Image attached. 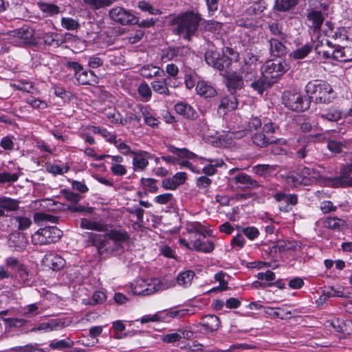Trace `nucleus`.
Masks as SVG:
<instances>
[{
  "label": "nucleus",
  "instance_id": "obj_23",
  "mask_svg": "<svg viewBox=\"0 0 352 352\" xmlns=\"http://www.w3.org/2000/svg\"><path fill=\"white\" fill-rule=\"evenodd\" d=\"M108 158L111 159L110 170L116 176H123L126 174V168L122 164L124 161L122 157L120 155H108Z\"/></svg>",
  "mask_w": 352,
  "mask_h": 352
},
{
  "label": "nucleus",
  "instance_id": "obj_54",
  "mask_svg": "<svg viewBox=\"0 0 352 352\" xmlns=\"http://www.w3.org/2000/svg\"><path fill=\"white\" fill-rule=\"evenodd\" d=\"M274 198L277 201H284L286 204H290L295 206L298 202V197L296 195H287L283 192H277L274 195Z\"/></svg>",
  "mask_w": 352,
  "mask_h": 352
},
{
  "label": "nucleus",
  "instance_id": "obj_53",
  "mask_svg": "<svg viewBox=\"0 0 352 352\" xmlns=\"http://www.w3.org/2000/svg\"><path fill=\"white\" fill-rule=\"evenodd\" d=\"M13 352H45L38 344H29L25 346H16L11 349Z\"/></svg>",
  "mask_w": 352,
  "mask_h": 352
},
{
  "label": "nucleus",
  "instance_id": "obj_29",
  "mask_svg": "<svg viewBox=\"0 0 352 352\" xmlns=\"http://www.w3.org/2000/svg\"><path fill=\"white\" fill-rule=\"evenodd\" d=\"M201 324L205 331H214L219 329L220 320L217 316L207 315L201 318Z\"/></svg>",
  "mask_w": 352,
  "mask_h": 352
},
{
  "label": "nucleus",
  "instance_id": "obj_7",
  "mask_svg": "<svg viewBox=\"0 0 352 352\" xmlns=\"http://www.w3.org/2000/svg\"><path fill=\"white\" fill-rule=\"evenodd\" d=\"M226 53H228L230 55L232 56V58H230L226 54L220 57L218 52L208 50L205 54L206 61L209 65L221 72H223L226 70V69L230 68L232 58L236 59L238 58V54L231 48L227 47Z\"/></svg>",
  "mask_w": 352,
  "mask_h": 352
},
{
  "label": "nucleus",
  "instance_id": "obj_43",
  "mask_svg": "<svg viewBox=\"0 0 352 352\" xmlns=\"http://www.w3.org/2000/svg\"><path fill=\"white\" fill-rule=\"evenodd\" d=\"M31 278L32 275L28 268L24 265L19 266V268L16 271L15 278L23 284L29 285Z\"/></svg>",
  "mask_w": 352,
  "mask_h": 352
},
{
  "label": "nucleus",
  "instance_id": "obj_56",
  "mask_svg": "<svg viewBox=\"0 0 352 352\" xmlns=\"http://www.w3.org/2000/svg\"><path fill=\"white\" fill-rule=\"evenodd\" d=\"M118 151L124 155H132L135 151H133L131 147L123 142L121 139H118L113 144Z\"/></svg>",
  "mask_w": 352,
  "mask_h": 352
},
{
  "label": "nucleus",
  "instance_id": "obj_52",
  "mask_svg": "<svg viewBox=\"0 0 352 352\" xmlns=\"http://www.w3.org/2000/svg\"><path fill=\"white\" fill-rule=\"evenodd\" d=\"M138 92L140 96H141V100L144 102L148 101L152 96L151 89L146 82L141 83L138 86Z\"/></svg>",
  "mask_w": 352,
  "mask_h": 352
},
{
  "label": "nucleus",
  "instance_id": "obj_24",
  "mask_svg": "<svg viewBox=\"0 0 352 352\" xmlns=\"http://www.w3.org/2000/svg\"><path fill=\"white\" fill-rule=\"evenodd\" d=\"M10 86L15 90L21 91L33 95L40 94L39 89L36 87L32 82L25 80H19L10 84Z\"/></svg>",
  "mask_w": 352,
  "mask_h": 352
},
{
  "label": "nucleus",
  "instance_id": "obj_20",
  "mask_svg": "<svg viewBox=\"0 0 352 352\" xmlns=\"http://www.w3.org/2000/svg\"><path fill=\"white\" fill-rule=\"evenodd\" d=\"M19 208L18 200L5 196L0 197V218L6 216L5 212H14Z\"/></svg>",
  "mask_w": 352,
  "mask_h": 352
},
{
  "label": "nucleus",
  "instance_id": "obj_36",
  "mask_svg": "<svg viewBox=\"0 0 352 352\" xmlns=\"http://www.w3.org/2000/svg\"><path fill=\"white\" fill-rule=\"evenodd\" d=\"M12 224L19 230H25L32 225L30 217L25 215H15L10 218Z\"/></svg>",
  "mask_w": 352,
  "mask_h": 352
},
{
  "label": "nucleus",
  "instance_id": "obj_14",
  "mask_svg": "<svg viewBox=\"0 0 352 352\" xmlns=\"http://www.w3.org/2000/svg\"><path fill=\"white\" fill-rule=\"evenodd\" d=\"M283 101L287 108L293 111H302L308 107L298 93L285 92L283 96Z\"/></svg>",
  "mask_w": 352,
  "mask_h": 352
},
{
  "label": "nucleus",
  "instance_id": "obj_55",
  "mask_svg": "<svg viewBox=\"0 0 352 352\" xmlns=\"http://www.w3.org/2000/svg\"><path fill=\"white\" fill-rule=\"evenodd\" d=\"M47 170L54 175H62L68 171L69 167L64 164H48L46 168Z\"/></svg>",
  "mask_w": 352,
  "mask_h": 352
},
{
  "label": "nucleus",
  "instance_id": "obj_61",
  "mask_svg": "<svg viewBox=\"0 0 352 352\" xmlns=\"http://www.w3.org/2000/svg\"><path fill=\"white\" fill-rule=\"evenodd\" d=\"M155 203L161 205L173 204L175 201L174 197L172 193L167 192L156 196L154 198Z\"/></svg>",
  "mask_w": 352,
  "mask_h": 352
},
{
  "label": "nucleus",
  "instance_id": "obj_50",
  "mask_svg": "<svg viewBox=\"0 0 352 352\" xmlns=\"http://www.w3.org/2000/svg\"><path fill=\"white\" fill-rule=\"evenodd\" d=\"M298 2V0H276L275 7L276 10L285 12L294 8Z\"/></svg>",
  "mask_w": 352,
  "mask_h": 352
},
{
  "label": "nucleus",
  "instance_id": "obj_8",
  "mask_svg": "<svg viewBox=\"0 0 352 352\" xmlns=\"http://www.w3.org/2000/svg\"><path fill=\"white\" fill-rule=\"evenodd\" d=\"M287 70V65L280 58L265 61V85L272 86Z\"/></svg>",
  "mask_w": 352,
  "mask_h": 352
},
{
  "label": "nucleus",
  "instance_id": "obj_47",
  "mask_svg": "<svg viewBox=\"0 0 352 352\" xmlns=\"http://www.w3.org/2000/svg\"><path fill=\"white\" fill-rule=\"evenodd\" d=\"M91 131L95 134H100L102 137L105 138L109 142L115 144V142L118 140L116 135L108 131L106 129L99 126H94L91 127Z\"/></svg>",
  "mask_w": 352,
  "mask_h": 352
},
{
  "label": "nucleus",
  "instance_id": "obj_58",
  "mask_svg": "<svg viewBox=\"0 0 352 352\" xmlns=\"http://www.w3.org/2000/svg\"><path fill=\"white\" fill-rule=\"evenodd\" d=\"M61 25L67 30H75L80 27L78 21L70 17H63Z\"/></svg>",
  "mask_w": 352,
  "mask_h": 352
},
{
  "label": "nucleus",
  "instance_id": "obj_33",
  "mask_svg": "<svg viewBox=\"0 0 352 352\" xmlns=\"http://www.w3.org/2000/svg\"><path fill=\"white\" fill-rule=\"evenodd\" d=\"M332 58L340 62L352 61V49L349 47L336 49L332 51Z\"/></svg>",
  "mask_w": 352,
  "mask_h": 352
},
{
  "label": "nucleus",
  "instance_id": "obj_28",
  "mask_svg": "<svg viewBox=\"0 0 352 352\" xmlns=\"http://www.w3.org/2000/svg\"><path fill=\"white\" fill-rule=\"evenodd\" d=\"M331 325L340 333L352 334V321L342 318H335L331 321Z\"/></svg>",
  "mask_w": 352,
  "mask_h": 352
},
{
  "label": "nucleus",
  "instance_id": "obj_2",
  "mask_svg": "<svg viewBox=\"0 0 352 352\" xmlns=\"http://www.w3.org/2000/svg\"><path fill=\"white\" fill-rule=\"evenodd\" d=\"M129 239L126 232L111 230L105 235L91 234V239L100 253H113L120 250L122 243Z\"/></svg>",
  "mask_w": 352,
  "mask_h": 352
},
{
  "label": "nucleus",
  "instance_id": "obj_41",
  "mask_svg": "<svg viewBox=\"0 0 352 352\" xmlns=\"http://www.w3.org/2000/svg\"><path fill=\"white\" fill-rule=\"evenodd\" d=\"M107 296L104 292L96 291L94 292L91 298L82 299V303L86 305H96L101 304L106 300Z\"/></svg>",
  "mask_w": 352,
  "mask_h": 352
},
{
  "label": "nucleus",
  "instance_id": "obj_59",
  "mask_svg": "<svg viewBox=\"0 0 352 352\" xmlns=\"http://www.w3.org/2000/svg\"><path fill=\"white\" fill-rule=\"evenodd\" d=\"M225 274L219 272L214 275V279L219 283L218 287H214L211 289V292L215 291H225L228 288V283L224 280Z\"/></svg>",
  "mask_w": 352,
  "mask_h": 352
},
{
  "label": "nucleus",
  "instance_id": "obj_4",
  "mask_svg": "<svg viewBox=\"0 0 352 352\" xmlns=\"http://www.w3.org/2000/svg\"><path fill=\"white\" fill-rule=\"evenodd\" d=\"M310 98L318 103L328 104L335 98L332 87L326 81L315 80L308 82L305 87Z\"/></svg>",
  "mask_w": 352,
  "mask_h": 352
},
{
  "label": "nucleus",
  "instance_id": "obj_62",
  "mask_svg": "<svg viewBox=\"0 0 352 352\" xmlns=\"http://www.w3.org/2000/svg\"><path fill=\"white\" fill-rule=\"evenodd\" d=\"M325 295L328 297H339L342 298H346L349 297V294L344 292L342 288H334L330 287L325 292Z\"/></svg>",
  "mask_w": 352,
  "mask_h": 352
},
{
  "label": "nucleus",
  "instance_id": "obj_57",
  "mask_svg": "<svg viewBox=\"0 0 352 352\" xmlns=\"http://www.w3.org/2000/svg\"><path fill=\"white\" fill-rule=\"evenodd\" d=\"M73 342L69 339L60 340H53L50 343V347L52 349L61 350L66 348L72 347Z\"/></svg>",
  "mask_w": 352,
  "mask_h": 352
},
{
  "label": "nucleus",
  "instance_id": "obj_6",
  "mask_svg": "<svg viewBox=\"0 0 352 352\" xmlns=\"http://www.w3.org/2000/svg\"><path fill=\"white\" fill-rule=\"evenodd\" d=\"M170 287V283L165 279H140L132 287V292L135 295L148 296Z\"/></svg>",
  "mask_w": 352,
  "mask_h": 352
},
{
  "label": "nucleus",
  "instance_id": "obj_5",
  "mask_svg": "<svg viewBox=\"0 0 352 352\" xmlns=\"http://www.w3.org/2000/svg\"><path fill=\"white\" fill-rule=\"evenodd\" d=\"M168 151L170 153L176 155L179 158L195 160V161H199L201 164H204L206 162H208V164L205 165L202 168V172L208 176L214 175L216 173V167L221 166L223 164L221 160L199 157L194 153L188 151L185 148H179L174 146H170L168 147Z\"/></svg>",
  "mask_w": 352,
  "mask_h": 352
},
{
  "label": "nucleus",
  "instance_id": "obj_35",
  "mask_svg": "<svg viewBox=\"0 0 352 352\" xmlns=\"http://www.w3.org/2000/svg\"><path fill=\"white\" fill-rule=\"evenodd\" d=\"M229 69L224 70V76L227 77V85L230 90L239 89L243 85L242 77L236 73H230Z\"/></svg>",
  "mask_w": 352,
  "mask_h": 352
},
{
  "label": "nucleus",
  "instance_id": "obj_30",
  "mask_svg": "<svg viewBox=\"0 0 352 352\" xmlns=\"http://www.w3.org/2000/svg\"><path fill=\"white\" fill-rule=\"evenodd\" d=\"M197 94L204 98H211L217 95L216 89L209 82L199 80L196 86Z\"/></svg>",
  "mask_w": 352,
  "mask_h": 352
},
{
  "label": "nucleus",
  "instance_id": "obj_1",
  "mask_svg": "<svg viewBox=\"0 0 352 352\" xmlns=\"http://www.w3.org/2000/svg\"><path fill=\"white\" fill-rule=\"evenodd\" d=\"M201 19L200 14L192 10L181 12L170 21L172 32L174 34L190 41L197 32Z\"/></svg>",
  "mask_w": 352,
  "mask_h": 352
},
{
  "label": "nucleus",
  "instance_id": "obj_13",
  "mask_svg": "<svg viewBox=\"0 0 352 352\" xmlns=\"http://www.w3.org/2000/svg\"><path fill=\"white\" fill-rule=\"evenodd\" d=\"M185 231L182 232L180 237H186L190 241L191 239H195V236L199 234L206 237L212 236V231L208 230L204 225L197 221L187 222L185 225Z\"/></svg>",
  "mask_w": 352,
  "mask_h": 352
},
{
  "label": "nucleus",
  "instance_id": "obj_31",
  "mask_svg": "<svg viewBox=\"0 0 352 352\" xmlns=\"http://www.w3.org/2000/svg\"><path fill=\"white\" fill-rule=\"evenodd\" d=\"M139 73L140 76L146 78H152L156 76H162L164 75V70L159 67L153 65H145L142 66Z\"/></svg>",
  "mask_w": 352,
  "mask_h": 352
},
{
  "label": "nucleus",
  "instance_id": "obj_46",
  "mask_svg": "<svg viewBox=\"0 0 352 352\" xmlns=\"http://www.w3.org/2000/svg\"><path fill=\"white\" fill-rule=\"evenodd\" d=\"M344 223V221L340 218L327 217L324 221V227L333 230H340Z\"/></svg>",
  "mask_w": 352,
  "mask_h": 352
},
{
  "label": "nucleus",
  "instance_id": "obj_63",
  "mask_svg": "<svg viewBox=\"0 0 352 352\" xmlns=\"http://www.w3.org/2000/svg\"><path fill=\"white\" fill-rule=\"evenodd\" d=\"M312 47L306 44L297 50H296L293 52L294 58L296 59H301L305 58L307 54L311 51Z\"/></svg>",
  "mask_w": 352,
  "mask_h": 352
},
{
  "label": "nucleus",
  "instance_id": "obj_12",
  "mask_svg": "<svg viewBox=\"0 0 352 352\" xmlns=\"http://www.w3.org/2000/svg\"><path fill=\"white\" fill-rule=\"evenodd\" d=\"M109 14L113 21L123 25L136 23L138 21L133 14L122 7L116 6L111 8Z\"/></svg>",
  "mask_w": 352,
  "mask_h": 352
},
{
  "label": "nucleus",
  "instance_id": "obj_40",
  "mask_svg": "<svg viewBox=\"0 0 352 352\" xmlns=\"http://www.w3.org/2000/svg\"><path fill=\"white\" fill-rule=\"evenodd\" d=\"M43 309L37 303H32L21 308V314L27 318H32L43 312Z\"/></svg>",
  "mask_w": 352,
  "mask_h": 352
},
{
  "label": "nucleus",
  "instance_id": "obj_44",
  "mask_svg": "<svg viewBox=\"0 0 352 352\" xmlns=\"http://www.w3.org/2000/svg\"><path fill=\"white\" fill-rule=\"evenodd\" d=\"M300 179L307 181L308 184L315 180L318 177V173L314 168L309 167H303L298 170L297 173Z\"/></svg>",
  "mask_w": 352,
  "mask_h": 352
},
{
  "label": "nucleus",
  "instance_id": "obj_34",
  "mask_svg": "<svg viewBox=\"0 0 352 352\" xmlns=\"http://www.w3.org/2000/svg\"><path fill=\"white\" fill-rule=\"evenodd\" d=\"M329 44L330 43L328 40H325L324 43L322 40L318 41L315 45L316 54L325 59L332 58V50Z\"/></svg>",
  "mask_w": 352,
  "mask_h": 352
},
{
  "label": "nucleus",
  "instance_id": "obj_60",
  "mask_svg": "<svg viewBox=\"0 0 352 352\" xmlns=\"http://www.w3.org/2000/svg\"><path fill=\"white\" fill-rule=\"evenodd\" d=\"M166 72L168 76L167 77L168 78V80H171V82H175L177 83L176 80L179 74L178 67L174 63L168 64L166 66Z\"/></svg>",
  "mask_w": 352,
  "mask_h": 352
},
{
  "label": "nucleus",
  "instance_id": "obj_16",
  "mask_svg": "<svg viewBox=\"0 0 352 352\" xmlns=\"http://www.w3.org/2000/svg\"><path fill=\"white\" fill-rule=\"evenodd\" d=\"M133 155V168L134 171H142L148 165L151 154L145 151H135Z\"/></svg>",
  "mask_w": 352,
  "mask_h": 352
},
{
  "label": "nucleus",
  "instance_id": "obj_3",
  "mask_svg": "<svg viewBox=\"0 0 352 352\" xmlns=\"http://www.w3.org/2000/svg\"><path fill=\"white\" fill-rule=\"evenodd\" d=\"M276 230V227L273 225L272 220L265 217V233L272 235L270 238L267 239V242L269 243V251L265 250V253L271 258V261H267L265 260V267H270L273 269L278 267L276 260L278 252L290 248V247L287 246L288 243L286 241L279 240L277 235L276 234H274Z\"/></svg>",
  "mask_w": 352,
  "mask_h": 352
},
{
  "label": "nucleus",
  "instance_id": "obj_22",
  "mask_svg": "<svg viewBox=\"0 0 352 352\" xmlns=\"http://www.w3.org/2000/svg\"><path fill=\"white\" fill-rule=\"evenodd\" d=\"M174 109L177 113L187 119L194 120L197 117V113L195 109L186 102H177Z\"/></svg>",
  "mask_w": 352,
  "mask_h": 352
},
{
  "label": "nucleus",
  "instance_id": "obj_48",
  "mask_svg": "<svg viewBox=\"0 0 352 352\" xmlns=\"http://www.w3.org/2000/svg\"><path fill=\"white\" fill-rule=\"evenodd\" d=\"M58 37L59 35L56 33L48 32L45 34L42 38L45 44L56 47L63 43V41L59 39Z\"/></svg>",
  "mask_w": 352,
  "mask_h": 352
},
{
  "label": "nucleus",
  "instance_id": "obj_27",
  "mask_svg": "<svg viewBox=\"0 0 352 352\" xmlns=\"http://www.w3.org/2000/svg\"><path fill=\"white\" fill-rule=\"evenodd\" d=\"M237 100L234 96L223 97L221 100L219 106L218 113L221 115H226L228 112L234 110L237 107Z\"/></svg>",
  "mask_w": 352,
  "mask_h": 352
},
{
  "label": "nucleus",
  "instance_id": "obj_42",
  "mask_svg": "<svg viewBox=\"0 0 352 352\" xmlns=\"http://www.w3.org/2000/svg\"><path fill=\"white\" fill-rule=\"evenodd\" d=\"M9 245L14 246L16 250H21L26 246L25 238L19 233L12 234L9 239Z\"/></svg>",
  "mask_w": 352,
  "mask_h": 352
},
{
  "label": "nucleus",
  "instance_id": "obj_21",
  "mask_svg": "<svg viewBox=\"0 0 352 352\" xmlns=\"http://www.w3.org/2000/svg\"><path fill=\"white\" fill-rule=\"evenodd\" d=\"M307 25L314 32H318L324 21V17L320 11L311 10L307 13Z\"/></svg>",
  "mask_w": 352,
  "mask_h": 352
},
{
  "label": "nucleus",
  "instance_id": "obj_17",
  "mask_svg": "<svg viewBox=\"0 0 352 352\" xmlns=\"http://www.w3.org/2000/svg\"><path fill=\"white\" fill-rule=\"evenodd\" d=\"M230 184L233 188H243L257 186L256 182L253 181L249 175L245 173H240L230 179Z\"/></svg>",
  "mask_w": 352,
  "mask_h": 352
},
{
  "label": "nucleus",
  "instance_id": "obj_9",
  "mask_svg": "<svg viewBox=\"0 0 352 352\" xmlns=\"http://www.w3.org/2000/svg\"><path fill=\"white\" fill-rule=\"evenodd\" d=\"M63 232L56 226H46L40 228L32 236L34 244L45 245L55 243L59 240Z\"/></svg>",
  "mask_w": 352,
  "mask_h": 352
},
{
  "label": "nucleus",
  "instance_id": "obj_25",
  "mask_svg": "<svg viewBox=\"0 0 352 352\" xmlns=\"http://www.w3.org/2000/svg\"><path fill=\"white\" fill-rule=\"evenodd\" d=\"M80 226L83 229L92 230L97 232H107L108 230L107 225L101 220L94 221L82 218L80 220Z\"/></svg>",
  "mask_w": 352,
  "mask_h": 352
},
{
  "label": "nucleus",
  "instance_id": "obj_39",
  "mask_svg": "<svg viewBox=\"0 0 352 352\" xmlns=\"http://www.w3.org/2000/svg\"><path fill=\"white\" fill-rule=\"evenodd\" d=\"M319 115L322 118L331 122H336L342 118V112L333 107L322 110Z\"/></svg>",
  "mask_w": 352,
  "mask_h": 352
},
{
  "label": "nucleus",
  "instance_id": "obj_18",
  "mask_svg": "<svg viewBox=\"0 0 352 352\" xmlns=\"http://www.w3.org/2000/svg\"><path fill=\"white\" fill-rule=\"evenodd\" d=\"M153 90L160 95L170 96V91L168 89V86L172 87H177L178 85L173 82L171 84V80H168V78H166L163 80H155L151 83Z\"/></svg>",
  "mask_w": 352,
  "mask_h": 352
},
{
  "label": "nucleus",
  "instance_id": "obj_26",
  "mask_svg": "<svg viewBox=\"0 0 352 352\" xmlns=\"http://www.w3.org/2000/svg\"><path fill=\"white\" fill-rule=\"evenodd\" d=\"M63 327V322L59 319H52L46 322H42L37 327L32 328L30 332L43 331L48 332Z\"/></svg>",
  "mask_w": 352,
  "mask_h": 352
},
{
  "label": "nucleus",
  "instance_id": "obj_19",
  "mask_svg": "<svg viewBox=\"0 0 352 352\" xmlns=\"http://www.w3.org/2000/svg\"><path fill=\"white\" fill-rule=\"evenodd\" d=\"M14 38L12 41L15 45H23L31 43L32 32L28 29L19 28L12 32Z\"/></svg>",
  "mask_w": 352,
  "mask_h": 352
},
{
  "label": "nucleus",
  "instance_id": "obj_32",
  "mask_svg": "<svg viewBox=\"0 0 352 352\" xmlns=\"http://www.w3.org/2000/svg\"><path fill=\"white\" fill-rule=\"evenodd\" d=\"M77 81L80 85H94L98 83V78L92 71L82 70L76 76Z\"/></svg>",
  "mask_w": 352,
  "mask_h": 352
},
{
  "label": "nucleus",
  "instance_id": "obj_45",
  "mask_svg": "<svg viewBox=\"0 0 352 352\" xmlns=\"http://www.w3.org/2000/svg\"><path fill=\"white\" fill-rule=\"evenodd\" d=\"M118 0H83L84 3L93 10L109 7Z\"/></svg>",
  "mask_w": 352,
  "mask_h": 352
},
{
  "label": "nucleus",
  "instance_id": "obj_51",
  "mask_svg": "<svg viewBox=\"0 0 352 352\" xmlns=\"http://www.w3.org/2000/svg\"><path fill=\"white\" fill-rule=\"evenodd\" d=\"M186 331L183 330H179L177 332L168 333L164 335L162 338V340L166 343H175L179 341L182 338H185Z\"/></svg>",
  "mask_w": 352,
  "mask_h": 352
},
{
  "label": "nucleus",
  "instance_id": "obj_38",
  "mask_svg": "<svg viewBox=\"0 0 352 352\" xmlns=\"http://www.w3.org/2000/svg\"><path fill=\"white\" fill-rule=\"evenodd\" d=\"M102 331V328L100 326L92 327L89 331V336L91 337V342H85V338L79 339L78 342L85 346H94L98 342L97 337L99 336Z\"/></svg>",
  "mask_w": 352,
  "mask_h": 352
},
{
  "label": "nucleus",
  "instance_id": "obj_64",
  "mask_svg": "<svg viewBox=\"0 0 352 352\" xmlns=\"http://www.w3.org/2000/svg\"><path fill=\"white\" fill-rule=\"evenodd\" d=\"M40 10L47 14L53 15L57 14L59 11L58 6L51 3H39Z\"/></svg>",
  "mask_w": 352,
  "mask_h": 352
},
{
  "label": "nucleus",
  "instance_id": "obj_49",
  "mask_svg": "<svg viewBox=\"0 0 352 352\" xmlns=\"http://www.w3.org/2000/svg\"><path fill=\"white\" fill-rule=\"evenodd\" d=\"M290 312H285L280 308H273L271 307H265V315H268L273 318L285 319Z\"/></svg>",
  "mask_w": 352,
  "mask_h": 352
},
{
  "label": "nucleus",
  "instance_id": "obj_10",
  "mask_svg": "<svg viewBox=\"0 0 352 352\" xmlns=\"http://www.w3.org/2000/svg\"><path fill=\"white\" fill-rule=\"evenodd\" d=\"M350 163L343 165L340 170V176L327 179L328 185L333 188L352 187V153L349 159Z\"/></svg>",
  "mask_w": 352,
  "mask_h": 352
},
{
  "label": "nucleus",
  "instance_id": "obj_11",
  "mask_svg": "<svg viewBox=\"0 0 352 352\" xmlns=\"http://www.w3.org/2000/svg\"><path fill=\"white\" fill-rule=\"evenodd\" d=\"M179 243L181 246L186 248L188 250H195L197 252H201L204 253H210L214 249V244L210 241H204L200 239H191L190 241L184 236L179 237Z\"/></svg>",
  "mask_w": 352,
  "mask_h": 352
},
{
  "label": "nucleus",
  "instance_id": "obj_37",
  "mask_svg": "<svg viewBox=\"0 0 352 352\" xmlns=\"http://www.w3.org/2000/svg\"><path fill=\"white\" fill-rule=\"evenodd\" d=\"M195 276L192 270H185L179 273L177 277V284L184 288L189 287Z\"/></svg>",
  "mask_w": 352,
  "mask_h": 352
},
{
  "label": "nucleus",
  "instance_id": "obj_15",
  "mask_svg": "<svg viewBox=\"0 0 352 352\" xmlns=\"http://www.w3.org/2000/svg\"><path fill=\"white\" fill-rule=\"evenodd\" d=\"M42 263L44 266L54 271L61 270L65 265V259L60 255L53 252L46 254L42 260Z\"/></svg>",
  "mask_w": 352,
  "mask_h": 352
}]
</instances>
